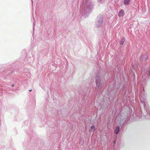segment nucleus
<instances>
[{
    "label": "nucleus",
    "instance_id": "nucleus-1",
    "mask_svg": "<svg viewBox=\"0 0 150 150\" xmlns=\"http://www.w3.org/2000/svg\"><path fill=\"white\" fill-rule=\"evenodd\" d=\"M124 11L122 10H121L119 12L118 15L119 17L123 16L124 15Z\"/></svg>",
    "mask_w": 150,
    "mask_h": 150
},
{
    "label": "nucleus",
    "instance_id": "nucleus-2",
    "mask_svg": "<svg viewBox=\"0 0 150 150\" xmlns=\"http://www.w3.org/2000/svg\"><path fill=\"white\" fill-rule=\"evenodd\" d=\"M100 80V78L98 76H96V82L97 86H99L100 83L98 81V80Z\"/></svg>",
    "mask_w": 150,
    "mask_h": 150
},
{
    "label": "nucleus",
    "instance_id": "nucleus-4",
    "mask_svg": "<svg viewBox=\"0 0 150 150\" xmlns=\"http://www.w3.org/2000/svg\"><path fill=\"white\" fill-rule=\"evenodd\" d=\"M125 41V38L124 37L122 38L120 41V44L121 45H122Z\"/></svg>",
    "mask_w": 150,
    "mask_h": 150
},
{
    "label": "nucleus",
    "instance_id": "nucleus-9",
    "mask_svg": "<svg viewBox=\"0 0 150 150\" xmlns=\"http://www.w3.org/2000/svg\"><path fill=\"white\" fill-rule=\"evenodd\" d=\"M32 91V90H31H31H29V91Z\"/></svg>",
    "mask_w": 150,
    "mask_h": 150
},
{
    "label": "nucleus",
    "instance_id": "nucleus-8",
    "mask_svg": "<svg viewBox=\"0 0 150 150\" xmlns=\"http://www.w3.org/2000/svg\"><path fill=\"white\" fill-rule=\"evenodd\" d=\"M102 0H98V2H100Z\"/></svg>",
    "mask_w": 150,
    "mask_h": 150
},
{
    "label": "nucleus",
    "instance_id": "nucleus-6",
    "mask_svg": "<svg viewBox=\"0 0 150 150\" xmlns=\"http://www.w3.org/2000/svg\"><path fill=\"white\" fill-rule=\"evenodd\" d=\"M91 128L93 132H94L96 130L95 127L94 126H91Z\"/></svg>",
    "mask_w": 150,
    "mask_h": 150
},
{
    "label": "nucleus",
    "instance_id": "nucleus-7",
    "mask_svg": "<svg viewBox=\"0 0 150 150\" xmlns=\"http://www.w3.org/2000/svg\"><path fill=\"white\" fill-rule=\"evenodd\" d=\"M116 141H114L113 143L114 144H115L116 143Z\"/></svg>",
    "mask_w": 150,
    "mask_h": 150
},
{
    "label": "nucleus",
    "instance_id": "nucleus-10",
    "mask_svg": "<svg viewBox=\"0 0 150 150\" xmlns=\"http://www.w3.org/2000/svg\"><path fill=\"white\" fill-rule=\"evenodd\" d=\"M12 86H14V85H12Z\"/></svg>",
    "mask_w": 150,
    "mask_h": 150
},
{
    "label": "nucleus",
    "instance_id": "nucleus-3",
    "mask_svg": "<svg viewBox=\"0 0 150 150\" xmlns=\"http://www.w3.org/2000/svg\"><path fill=\"white\" fill-rule=\"evenodd\" d=\"M119 131H120V127L118 126H117V127L116 128L115 130V133L116 134H117L119 132Z\"/></svg>",
    "mask_w": 150,
    "mask_h": 150
},
{
    "label": "nucleus",
    "instance_id": "nucleus-5",
    "mask_svg": "<svg viewBox=\"0 0 150 150\" xmlns=\"http://www.w3.org/2000/svg\"><path fill=\"white\" fill-rule=\"evenodd\" d=\"M130 0H124V4L125 5H128Z\"/></svg>",
    "mask_w": 150,
    "mask_h": 150
}]
</instances>
